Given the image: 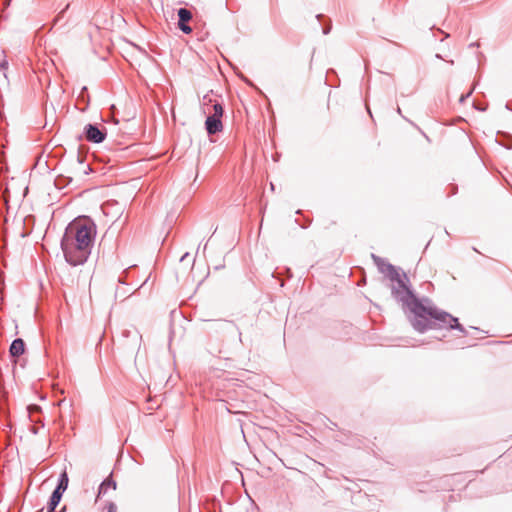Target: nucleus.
<instances>
[{
	"label": "nucleus",
	"instance_id": "7",
	"mask_svg": "<svg viewBox=\"0 0 512 512\" xmlns=\"http://www.w3.org/2000/svg\"><path fill=\"white\" fill-rule=\"evenodd\" d=\"M25 352V343L21 338L15 339L9 349V353L13 358L21 356Z\"/></svg>",
	"mask_w": 512,
	"mask_h": 512
},
{
	"label": "nucleus",
	"instance_id": "9",
	"mask_svg": "<svg viewBox=\"0 0 512 512\" xmlns=\"http://www.w3.org/2000/svg\"><path fill=\"white\" fill-rule=\"evenodd\" d=\"M62 493L63 491L61 490H58V489H55L54 492L52 493V496L50 498V503H49V510L48 512H52L54 511V509L57 507L58 503L60 502L61 500V497H62Z\"/></svg>",
	"mask_w": 512,
	"mask_h": 512
},
{
	"label": "nucleus",
	"instance_id": "14",
	"mask_svg": "<svg viewBox=\"0 0 512 512\" xmlns=\"http://www.w3.org/2000/svg\"><path fill=\"white\" fill-rule=\"evenodd\" d=\"M28 410H29L30 415L32 416L34 413H36V412H39V411H40V407H39V406H37V405H30V406L28 407Z\"/></svg>",
	"mask_w": 512,
	"mask_h": 512
},
{
	"label": "nucleus",
	"instance_id": "3",
	"mask_svg": "<svg viewBox=\"0 0 512 512\" xmlns=\"http://www.w3.org/2000/svg\"><path fill=\"white\" fill-rule=\"evenodd\" d=\"M178 17L179 29L185 34H190L192 32V28L189 25H187V22L192 19V13L188 9L180 8L178 10Z\"/></svg>",
	"mask_w": 512,
	"mask_h": 512
},
{
	"label": "nucleus",
	"instance_id": "8",
	"mask_svg": "<svg viewBox=\"0 0 512 512\" xmlns=\"http://www.w3.org/2000/svg\"><path fill=\"white\" fill-rule=\"evenodd\" d=\"M108 489H113V490H115V489H116V483H115L112 479H110V478H108V479L104 480V481L102 482V484L100 485L99 493H98V497H97V499H96V503H99V502H100V496H101V494L106 493V491H107Z\"/></svg>",
	"mask_w": 512,
	"mask_h": 512
},
{
	"label": "nucleus",
	"instance_id": "2",
	"mask_svg": "<svg viewBox=\"0 0 512 512\" xmlns=\"http://www.w3.org/2000/svg\"><path fill=\"white\" fill-rule=\"evenodd\" d=\"M408 309L413 314L412 325L419 331L424 332L429 329H459L463 331L457 318L441 311L433 306H426L419 300L412 298L407 303Z\"/></svg>",
	"mask_w": 512,
	"mask_h": 512
},
{
	"label": "nucleus",
	"instance_id": "15",
	"mask_svg": "<svg viewBox=\"0 0 512 512\" xmlns=\"http://www.w3.org/2000/svg\"><path fill=\"white\" fill-rule=\"evenodd\" d=\"M188 256H189V254H188V253H186L185 255H183V257L181 258V260H182V261H183V260H185Z\"/></svg>",
	"mask_w": 512,
	"mask_h": 512
},
{
	"label": "nucleus",
	"instance_id": "6",
	"mask_svg": "<svg viewBox=\"0 0 512 512\" xmlns=\"http://www.w3.org/2000/svg\"><path fill=\"white\" fill-rule=\"evenodd\" d=\"M205 126L208 134L210 135L218 133L223 129L221 118L215 117L213 115L207 117Z\"/></svg>",
	"mask_w": 512,
	"mask_h": 512
},
{
	"label": "nucleus",
	"instance_id": "12",
	"mask_svg": "<svg viewBox=\"0 0 512 512\" xmlns=\"http://www.w3.org/2000/svg\"><path fill=\"white\" fill-rule=\"evenodd\" d=\"M223 112L224 111H223L222 105L219 103H216L213 105V113L211 115L218 117V118H222Z\"/></svg>",
	"mask_w": 512,
	"mask_h": 512
},
{
	"label": "nucleus",
	"instance_id": "1",
	"mask_svg": "<svg viewBox=\"0 0 512 512\" xmlns=\"http://www.w3.org/2000/svg\"><path fill=\"white\" fill-rule=\"evenodd\" d=\"M95 235V225L88 218L71 222L61 242L66 261L73 266L83 264L90 254Z\"/></svg>",
	"mask_w": 512,
	"mask_h": 512
},
{
	"label": "nucleus",
	"instance_id": "13",
	"mask_svg": "<svg viewBox=\"0 0 512 512\" xmlns=\"http://www.w3.org/2000/svg\"><path fill=\"white\" fill-rule=\"evenodd\" d=\"M101 512H117V507L112 502H107L104 504Z\"/></svg>",
	"mask_w": 512,
	"mask_h": 512
},
{
	"label": "nucleus",
	"instance_id": "16",
	"mask_svg": "<svg viewBox=\"0 0 512 512\" xmlns=\"http://www.w3.org/2000/svg\"><path fill=\"white\" fill-rule=\"evenodd\" d=\"M10 1H11V0H7V1H6V3H5V5H9Z\"/></svg>",
	"mask_w": 512,
	"mask_h": 512
},
{
	"label": "nucleus",
	"instance_id": "5",
	"mask_svg": "<svg viewBox=\"0 0 512 512\" xmlns=\"http://www.w3.org/2000/svg\"><path fill=\"white\" fill-rule=\"evenodd\" d=\"M85 130L86 139L90 142L100 143L105 138V133L92 124L87 125Z\"/></svg>",
	"mask_w": 512,
	"mask_h": 512
},
{
	"label": "nucleus",
	"instance_id": "11",
	"mask_svg": "<svg viewBox=\"0 0 512 512\" xmlns=\"http://www.w3.org/2000/svg\"><path fill=\"white\" fill-rule=\"evenodd\" d=\"M68 482H69L68 475H67L66 471H64L61 474V479H60V482L56 489L64 492L68 487Z\"/></svg>",
	"mask_w": 512,
	"mask_h": 512
},
{
	"label": "nucleus",
	"instance_id": "4",
	"mask_svg": "<svg viewBox=\"0 0 512 512\" xmlns=\"http://www.w3.org/2000/svg\"><path fill=\"white\" fill-rule=\"evenodd\" d=\"M129 103H125V106H128ZM131 107H128L125 111H123V114L121 115L122 121H129L130 119H133L135 117V109L133 105H130ZM112 111V119L114 123H119L120 119L117 118V115L119 114L118 108L116 105H112L111 107Z\"/></svg>",
	"mask_w": 512,
	"mask_h": 512
},
{
	"label": "nucleus",
	"instance_id": "10",
	"mask_svg": "<svg viewBox=\"0 0 512 512\" xmlns=\"http://www.w3.org/2000/svg\"><path fill=\"white\" fill-rule=\"evenodd\" d=\"M8 69V62L3 50L0 49V70L3 71V76L7 79L6 71Z\"/></svg>",
	"mask_w": 512,
	"mask_h": 512
}]
</instances>
